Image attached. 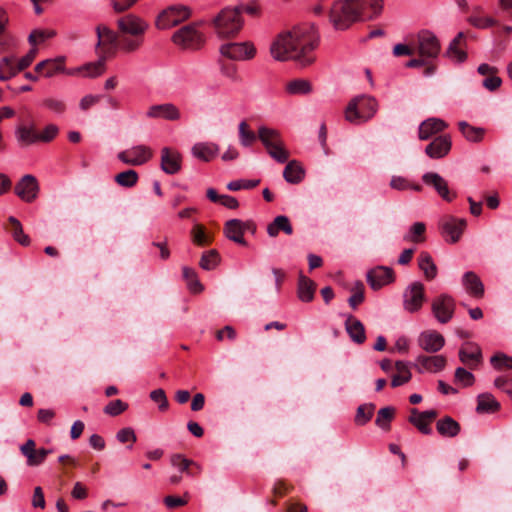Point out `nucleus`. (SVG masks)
Wrapping results in <instances>:
<instances>
[{
  "label": "nucleus",
  "mask_w": 512,
  "mask_h": 512,
  "mask_svg": "<svg viewBox=\"0 0 512 512\" xmlns=\"http://www.w3.org/2000/svg\"><path fill=\"white\" fill-rule=\"evenodd\" d=\"M319 37L313 26H299L280 33L270 46V54L276 61H295L306 67L315 61L313 51Z\"/></svg>",
  "instance_id": "f257e3e1"
},
{
  "label": "nucleus",
  "mask_w": 512,
  "mask_h": 512,
  "mask_svg": "<svg viewBox=\"0 0 512 512\" xmlns=\"http://www.w3.org/2000/svg\"><path fill=\"white\" fill-rule=\"evenodd\" d=\"M383 0H336L329 10V20L336 30H347L354 23L377 17Z\"/></svg>",
  "instance_id": "f03ea898"
},
{
  "label": "nucleus",
  "mask_w": 512,
  "mask_h": 512,
  "mask_svg": "<svg viewBox=\"0 0 512 512\" xmlns=\"http://www.w3.org/2000/svg\"><path fill=\"white\" fill-rule=\"evenodd\" d=\"M120 35V50L133 53L141 48L148 23L135 14H126L116 20Z\"/></svg>",
  "instance_id": "7ed1b4c3"
},
{
  "label": "nucleus",
  "mask_w": 512,
  "mask_h": 512,
  "mask_svg": "<svg viewBox=\"0 0 512 512\" xmlns=\"http://www.w3.org/2000/svg\"><path fill=\"white\" fill-rule=\"evenodd\" d=\"M20 122L16 129V137L18 142L24 146L34 144L38 141L50 142L56 137L59 131L56 125L49 124L41 133L37 132L29 113L20 116Z\"/></svg>",
  "instance_id": "20e7f679"
},
{
  "label": "nucleus",
  "mask_w": 512,
  "mask_h": 512,
  "mask_svg": "<svg viewBox=\"0 0 512 512\" xmlns=\"http://www.w3.org/2000/svg\"><path fill=\"white\" fill-rule=\"evenodd\" d=\"M243 24L244 21L242 16H240V9L235 7L222 9L213 19L215 31L222 38L236 36L242 29Z\"/></svg>",
  "instance_id": "39448f33"
},
{
  "label": "nucleus",
  "mask_w": 512,
  "mask_h": 512,
  "mask_svg": "<svg viewBox=\"0 0 512 512\" xmlns=\"http://www.w3.org/2000/svg\"><path fill=\"white\" fill-rule=\"evenodd\" d=\"M377 109L376 100L370 96H358L352 99L346 110L345 118L351 123H359L372 118Z\"/></svg>",
  "instance_id": "423d86ee"
},
{
  "label": "nucleus",
  "mask_w": 512,
  "mask_h": 512,
  "mask_svg": "<svg viewBox=\"0 0 512 512\" xmlns=\"http://www.w3.org/2000/svg\"><path fill=\"white\" fill-rule=\"evenodd\" d=\"M413 40L415 54L423 57L429 63H432L438 57L441 51V44L434 33L422 30Z\"/></svg>",
  "instance_id": "0eeeda50"
},
{
  "label": "nucleus",
  "mask_w": 512,
  "mask_h": 512,
  "mask_svg": "<svg viewBox=\"0 0 512 512\" xmlns=\"http://www.w3.org/2000/svg\"><path fill=\"white\" fill-rule=\"evenodd\" d=\"M97 44L96 52L99 56H104L106 59L113 56L117 49H120V35L118 31H114L105 25H98L96 27Z\"/></svg>",
  "instance_id": "6e6552de"
},
{
  "label": "nucleus",
  "mask_w": 512,
  "mask_h": 512,
  "mask_svg": "<svg viewBox=\"0 0 512 512\" xmlns=\"http://www.w3.org/2000/svg\"><path fill=\"white\" fill-rule=\"evenodd\" d=\"M172 41L183 49L196 50L203 45L204 36L197 30L196 24H188L173 34Z\"/></svg>",
  "instance_id": "1a4fd4ad"
},
{
  "label": "nucleus",
  "mask_w": 512,
  "mask_h": 512,
  "mask_svg": "<svg viewBox=\"0 0 512 512\" xmlns=\"http://www.w3.org/2000/svg\"><path fill=\"white\" fill-rule=\"evenodd\" d=\"M191 16V9L184 5H173L164 9L156 19L158 29H169L179 25Z\"/></svg>",
  "instance_id": "9d476101"
},
{
  "label": "nucleus",
  "mask_w": 512,
  "mask_h": 512,
  "mask_svg": "<svg viewBox=\"0 0 512 512\" xmlns=\"http://www.w3.org/2000/svg\"><path fill=\"white\" fill-rule=\"evenodd\" d=\"M220 53L235 61L250 60L256 55V48L251 42L227 43L220 47Z\"/></svg>",
  "instance_id": "9b49d317"
},
{
  "label": "nucleus",
  "mask_w": 512,
  "mask_h": 512,
  "mask_svg": "<svg viewBox=\"0 0 512 512\" xmlns=\"http://www.w3.org/2000/svg\"><path fill=\"white\" fill-rule=\"evenodd\" d=\"M455 300L448 294H441L431 304L432 313L442 324L448 323L455 312Z\"/></svg>",
  "instance_id": "f8f14e48"
},
{
  "label": "nucleus",
  "mask_w": 512,
  "mask_h": 512,
  "mask_svg": "<svg viewBox=\"0 0 512 512\" xmlns=\"http://www.w3.org/2000/svg\"><path fill=\"white\" fill-rule=\"evenodd\" d=\"M466 226L467 222L465 219L453 216H445L439 223L443 237L450 243H456L460 240Z\"/></svg>",
  "instance_id": "ddd939ff"
},
{
  "label": "nucleus",
  "mask_w": 512,
  "mask_h": 512,
  "mask_svg": "<svg viewBox=\"0 0 512 512\" xmlns=\"http://www.w3.org/2000/svg\"><path fill=\"white\" fill-rule=\"evenodd\" d=\"M153 156L151 148L145 145H137L130 149L121 151L117 157L124 164L140 166L148 162Z\"/></svg>",
  "instance_id": "4468645a"
},
{
  "label": "nucleus",
  "mask_w": 512,
  "mask_h": 512,
  "mask_svg": "<svg viewBox=\"0 0 512 512\" xmlns=\"http://www.w3.org/2000/svg\"><path fill=\"white\" fill-rule=\"evenodd\" d=\"M404 309L410 313L417 312L425 300V288L420 282H413L403 294Z\"/></svg>",
  "instance_id": "2eb2a0df"
},
{
  "label": "nucleus",
  "mask_w": 512,
  "mask_h": 512,
  "mask_svg": "<svg viewBox=\"0 0 512 512\" xmlns=\"http://www.w3.org/2000/svg\"><path fill=\"white\" fill-rule=\"evenodd\" d=\"M423 182L435 189L438 195L447 202L456 198V192L450 191L447 181L436 172H427L422 176Z\"/></svg>",
  "instance_id": "dca6fc26"
},
{
  "label": "nucleus",
  "mask_w": 512,
  "mask_h": 512,
  "mask_svg": "<svg viewBox=\"0 0 512 512\" xmlns=\"http://www.w3.org/2000/svg\"><path fill=\"white\" fill-rule=\"evenodd\" d=\"M15 194L25 202H32L37 198L39 184L37 179L30 174L23 176L14 188Z\"/></svg>",
  "instance_id": "f3484780"
},
{
  "label": "nucleus",
  "mask_w": 512,
  "mask_h": 512,
  "mask_svg": "<svg viewBox=\"0 0 512 512\" xmlns=\"http://www.w3.org/2000/svg\"><path fill=\"white\" fill-rule=\"evenodd\" d=\"M160 167L168 175L177 174L182 168V155L175 149H161Z\"/></svg>",
  "instance_id": "a211bd4d"
},
{
  "label": "nucleus",
  "mask_w": 512,
  "mask_h": 512,
  "mask_svg": "<svg viewBox=\"0 0 512 512\" xmlns=\"http://www.w3.org/2000/svg\"><path fill=\"white\" fill-rule=\"evenodd\" d=\"M438 413L436 410L419 412L416 408L410 409L408 421L414 425L421 433L429 435L432 432L430 423L434 421Z\"/></svg>",
  "instance_id": "6ab92c4d"
},
{
  "label": "nucleus",
  "mask_w": 512,
  "mask_h": 512,
  "mask_svg": "<svg viewBox=\"0 0 512 512\" xmlns=\"http://www.w3.org/2000/svg\"><path fill=\"white\" fill-rule=\"evenodd\" d=\"M20 451L23 456L27 459L28 466H39L41 465L46 457L52 453V450L40 448L36 449V442L32 439H28L20 447Z\"/></svg>",
  "instance_id": "aec40b11"
},
{
  "label": "nucleus",
  "mask_w": 512,
  "mask_h": 512,
  "mask_svg": "<svg viewBox=\"0 0 512 512\" xmlns=\"http://www.w3.org/2000/svg\"><path fill=\"white\" fill-rule=\"evenodd\" d=\"M393 281L394 273L389 267L377 266L367 272V282L375 291Z\"/></svg>",
  "instance_id": "412c9836"
},
{
  "label": "nucleus",
  "mask_w": 512,
  "mask_h": 512,
  "mask_svg": "<svg viewBox=\"0 0 512 512\" xmlns=\"http://www.w3.org/2000/svg\"><path fill=\"white\" fill-rule=\"evenodd\" d=\"M417 342L424 351L436 353L443 348L445 339L439 332L427 330L419 335Z\"/></svg>",
  "instance_id": "4be33fe9"
},
{
  "label": "nucleus",
  "mask_w": 512,
  "mask_h": 512,
  "mask_svg": "<svg viewBox=\"0 0 512 512\" xmlns=\"http://www.w3.org/2000/svg\"><path fill=\"white\" fill-rule=\"evenodd\" d=\"M146 115L149 118L165 119L168 121H177L181 118L180 110L172 103L152 105L149 107Z\"/></svg>",
  "instance_id": "5701e85b"
},
{
  "label": "nucleus",
  "mask_w": 512,
  "mask_h": 512,
  "mask_svg": "<svg viewBox=\"0 0 512 512\" xmlns=\"http://www.w3.org/2000/svg\"><path fill=\"white\" fill-rule=\"evenodd\" d=\"M451 145L449 135H440L426 146L425 153L433 159L443 158L451 150Z\"/></svg>",
  "instance_id": "b1692460"
},
{
  "label": "nucleus",
  "mask_w": 512,
  "mask_h": 512,
  "mask_svg": "<svg viewBox=\"0 0 512 512\" xmlns=\"http://www.w3.org/2000/svg\"><path fill=\"white\" fill-rule=\"evenodd\" d=\"M448 124L440 118H428L424 120L418 129V137L420 140H428L432 136L444 131Z\"/></svg>",
  "instance_id": "393cba45"
},
{
  "label": "nucleus",
  "mask_w": 512,
  "mask_h": 512,
  "mask_svg": "<svg viewBox=\"0 0 512 512\" xmlns=\"http://www.w3.org/2000/svg\"><path fill=\"white\" fill-rule=\"evenodd\" d=\"M35 71L45 77H52L56 73L65 72V57L59 56L43 60L35 66Z\"/></svg>",
  "instance_id": "a878e982"
},
{
  "label": "nucleus",
  "mask_w": 512,
  "mask_h": 512,
  "mask_svg": "<svg viewBox=\"0 0 512 512\" xmlns=\"http://www.w3.org/2000/svg\"><path fill=\"white\" fill-rule=\"evenodd\" d=\"M345 330L351 340L356 344H363L366 340L363 323L353 315H348L345 321Z\"/></svg>",
  "instance_id": "bb28decb"
},
{
  "label": "nucleus",
  "mask_w": 512,
  "mask_h": 512,
  "mask_svg": "<svg viewBox=\"0 0 512 512\" xmlns=\"http://www.w3.org/2000/svg\"><path fill=\"white\" fill-rule=\"evenodd\" d=\"M223 231H224L225 236L229 240H231L237 244H240L242 246L247 245V242L243 237V235H244V222L243 221H241L239 219L228 220L224 225Z\"/></svg>",
  "instance_id": "cd10ccee"
},
{
  "label": "nucleus",
  "mask_w": 512,
  "mask_h": 512,
  "mask_svg": "<svg viewBox=\"0 0 512 512\" xmlns=\"http://www.w3.org/2000/svg\"><path fill=\"white\" fill-rule=\"evenodd\" d=\"M219 146L212 142H198L191 148L192 155L204 162L211 161L219 153Z\"/></svg>",
  "instance_id": "c85d7f7f"
},
{
  "label": "nucleus",
  "mask_w": 512,
  "mask_h": 512,
  "mask_svg": "<svg viewBox=\"0 0 512 512\" xmlns=\"http://www.w3.org/2000/svg\"><path fill=\"white\" fill-rule=\"evenodd\" d=\"M466 36L464 32H459L457 36L450 42L446 51V55L457 62H463L467 58V53L464 48L466 47Z\"/></svg>",
  "instance_id": "c756f323"
},
{
  "label": "nucleus",
  "mask_w": 512,
  "mask_h": 512,
  "mask_svg": "<svg viewBox=\"0 0 512 512\" xmlns=\"http://www.w3.org/2000/svg\"><path fill=\"white\" fill-rule=\"evenodd\" d=\"M462 284L467 293L472 297L482 298L484 296V285L481 279L473 271H468L463 275Z\"/></svg>",
  "instance_id": "7c9ffc66"
},
{
  "label": "nucleus",
  "mask_w": 512,
  "mask_h": 512,
  "mask_svg": "<svg viewBox=\"0 0 512 512\" xmlns=\"http://www.w3.org/2000/svg\"><path fill=\"white\" fill-rule=\"evenodd\" d=\"M22 70H18V62L14 55L0 59V81H8Z\"/></svg>",
  "instance_id": "2f4dec72"
},
{
  "label": "nucleus",
  "mask_w": 512,
  "mask_h": 512,
  "mask_svg": "<svg viewBox=\"0 0 512 512\" xmlns=\"http://www.w3.org/2000/svg\"><path fill=\"white\" fill-rule=\"evenodd\" d=\"M417 362L420 365L419 371H421V369H425L430 372H438L445 367L446 358L442 355H436V356L420 355L417 358Z\"/></svg>",
  "instance_id": "473e14b6"
},
{
  "label": "nucleus",
  "mask_w": 512,
  "mask_h": 512,
  "mask_svg": "<svg viewBox=\"0 0 512 512\" xmlns=\"http://www.w3.org/2000/svg\"><path fill=\"white\" fill-rule=\"evenodd\" d=\"M280 231L287 235L293 233V227L287 216L279 215L267 226V233L270 237H277Z\"/></svg>",
  "instance_id": "72a5a7b5"
},
{
  "label": "nucleus",
  "mask_w": 512,
  "mask_h": 512,
  "mask_svg": "<svg viewBox=\"0 0 512 512\" xmlns=\"http://www.w3.org/2000/svg\"><path fill=\"white\" fill-rule=\"evenodd\" d=\"M105 61L106 58L104 56H99L98 61L87 63L82 67L70 70L67 73L73 75L75 73L83 72L85 76L94 78L101 75L105 71Z\"/></svg>",
  "instance_id": "f704fd0d"
},
{
  "label": "nucleus",
  "mask_w": 512,
  "mask_h": 512,
  "mask_svg": "<svg viewBox=\"0 0 512 512\" xmlns=\"http://www.w3.org/2000/svg\"><path fill=\"white\" fill-rule=\"evenodd\" d=\"M438 433L443 437H455L460 432V424L450 416L439 419L436 423Z\"/></svg>",
  "instance_id": "c9c22d12"
},
{
  "label": "nucleus",
  "mask_w": 512,
  "mask_h": 512,
  "mask_svg": "<svg viewBox=\"0 0 512 512\" xmlns=\"http://www.w3.org/2000/svg\"><path fill=\"white\" fill-rule=\"evenodd\" d=\"M500 409V403L490 393H482L477 397L476 411L479 414L494 413Z\"/></svg>",
  "instance_id": "e433bc0d"
},
{
  "label": "nucleus",
  "mask_w": 512,
  "mask_h": 512,
  "mask_svg": "<svg viewBox=\"0 0 512 512\" xmlns=\"http://www.w3.org/2000/svg\"><path fill=\"white\" fill-rule=\"evenodd\" d=\"M258 138L264 145L266 151L272 146L279 144L283 141L281 134L278 130L269 128L267 126H261L258 129Z\"/></svg>",
  "instance_id": "4c0bfd02"
},
{
  "label": "nucleus",
  "mask_w": 512,
  "mask_h": 512,
  "mask_svg": "<svg viewBox=\"0 0 512 512\" xmlns=\"http://www.w3.org/2000/svg\"><path fill=\"white\" fill-rule=\"evenodd\" d=\"M305 175V171L300 163L296 160L289 161L284 168L283 177L291 184L300 183Z\"/></svg>",
  "instance_id": "58836bf2"
},
{
  "label": "nucleus",
  "mask_w": 512,
  "mask_h": 512,
  "mask_svg": "<svg viewBox=\"0 0 512 512\" xmlns=\"http://www.w3.org/2000/svg\"><path fill=\"white\" fill-rule=\"evenodd\" d=\"M316 284L314 281L304 275L299 276L298 280V297L303 302H310L314 298Z\"/></svg>",
  "instance_id": "ea45409f"
},
{
  "label": "nucleus",
  "mask_w": 512,
  "mask_h": 512,
  "mask_svg": "<svg viewBox=\"0 0 512 512\" xmlns=\"http://www.w3.org/2000/svg\"><path fill=\"white\" fill-rule=\"evenodd\" d=\"M395 370L396 373L392 375L391 379V386L393 388L404 385L410 381L412 374L407 363L403 361H397L395 363Z\"/></svg>",
  "instance_id": "a19ab883"
},
{
  "label": "nucleus",
  "mask_w": 512,
  "mask_h": 512,
  "mask_svg": "<svg viewBox=\"0 0 512 512\" xmlns=\"http://www.w3.org/2000/svg\"><path fill=\"white\" fill-rule=\"evenodd\" d=\"M190 236L192 242L200 247L208 246L213 241V235L208 233L202 224H195L190 231Z\"/></svg>",
  "instance_id": "79ce46f5"
},
{
  "label": "nucleus",
  "mask_w": 512,
  "mask_h": 512,
  "mask_svg": "<svg viewBox=\"0 0 512 512\" xmlns=\"http://www.w3.org/2000/svg\"><path fill=\"white\" fill-rule=\"evenodd\" d=\"M458 127L462 135L470 142H480L485 135V129L474 127L465 121L458 123Z\"/></svg>",
  "instance_id": "37998d69"
},
{
  "label": "nucleus",
  "mask_w": 512,
  "mask_h": 512,
  "mask_svg": "<svg viewBox=\"0 0 512 512\" xmlns=\"http://www.w3.org/2000/svg\"><path fill=\"white\" fill-rule=\"evenodd\" d=\"M420 270L424 273L425 278L429 281L433 280L437 275V267L432 257L427 252H421L418 258Z\"/></svg>",
  "instance_id": "c03bdc74"
},
{
  "label": "nucleus",
  "mask_w": 512,
  "mask_h": 512,
  "mask_svg": "<svg viewBox=\"0 0 512 512\" xmlns=\"http://www.w3.org/2000/svg\"><path fill=\"white\" fill-rule=\"evenodd\" d=\"M7 230L12 234L13 238L23 246L30 243L28 235L24 234L21 223L13 216L8 218Z\"/></svg>",
  "instance_id": "a18cd8bd"
},
{
  "label": "nucleus",
  "mask_w": 512,
  "mask_h": 512,
  "mask_svg": "<svg viewBox=\"0 0 512 512\" xmlns=\"http://www.w3.org/2000/svg\"><path fill=\"white\" fill-rule=\"evenodd\" d=\"M286 91L292 95H307L312 91V86L307 80L294 79L287 83Z\"/></svg>",
  "instance_id": "49530a36"
},
{
  "label": "nucleus",
  "mask_w": 512,
  "mask_h": 512,
  "mask_svg": "<svg viewBox=\"0 0 512 512\" xmlns=\"http://www.w3.org/2000/svg\"><path fill=\"white\" fill-rule=\"evenodd\" d=\"M114 180L119 186L131 188L137 184L139 176L135 170L129 169L115 175Z\"/></svg>",
  "instance_id": "de8ad7c7"
},
{
  "label": "nucleus",
  "mask_w": 512,
  "mask_h": 512,
  "mask_svg": "<svg viewBox=\"0 0 512 512\" xmlns=\"http://www.w3.org/2000/svg\"><path fill=\"white\" fill-rule=\"evenodd\" d=\"M220 263V255L217 250L212 249L202 254L199 266L207 271L215 269Z\"/></svg>",
  "instance_id": "09e8293b"
},
{
  "label": "nucleus",
  "mask_w": 512,
  "mask_h": 512,
  "mask_svg": "<svg viewBox=\"0 0 512 512\" xmlns=\"http://www.w3.org/2000/svg\"><path fill=\"white\" fill-rule=\"evenodd\" d=\"M239 142L243 147H250L257 139L258 134L250 130L246 121H241L238 126Z\"/></svg>",
  "instance_id": "8fccbe9b"
},
{
  "label": "nucleus",
  "mask_w": 512,
  "mask_h": 512,
  "mask_svg": "<svg viewBox=\"0 0 512 512\" xmlns=\"http://www.w3.org/2000/svg\"><path fill=\"white\" fill-rule=\"evenodd\" d=\"M182 273L184 280L186 281L189 289L193 293H200L203 291L204 287L198 280L197 273L194 269L189 267H183Z\"/></svg>",
  "instance_id": "3c124183"
},
{
  "label": "nucleus",
  "mask_w": 512,
  "mask_h": 512,
  "mask_svg": "<svg viewBox=\"0 0 512 512\" xmlns=\"http://www.w3.org/2000/svg\"><path fill=\"white\" fill-rule=\"evenodd\" d=\"M459 358L463 364L467 365L470 369H474L481 362V351L478 347L475 348V351L470 352L460 349Z\"/></svg>",
  "instance_id": "603ef678"
},
{
  "label": "nucleus",
  "mask_w": 512,
  "mask_h": 512,
  "mask_svg": "<svg viewBox=\"0 0 512 512\" xmlns=\"http://www.w3.org/2000/svg\"><path fill=\"white\" fill-rule=\"evenodd\" d=\"M171 464L175 467H178L181 472H185L189 475H194L196 473L194 470L190 469V466H194L197 470H199V466L195 462L183 457L181 454L172 455Z\"/></svg>",
  "instance_id": "864d4df0"
},
{
  "label": "nucleus",
  "mask_w": 512,
  "mask_h": 512,
  "mask_svg": "<svg viewBox=\"0 0 512 512\" xmlns=\"http://www.w3.org/2000/svg\"><path fill=\"white\" fill-rule=\"evenodd\" d=\"M425 231V224L423 222H416L410 227L408 234L404 236V240L421 243L425 240Z\"/></svg>",
  "instance_id": "5fc2aeb1"
},
{
  "label": "nucleus",
  "mask_w": 512,
  "mask_h": 512,
  "mask_svg": "<svg viewBox=\"0 0 512 512\" xmlns=\"http://www.w3.org/2000/svg\"><path fill=\"white\" fill-rule=\"evenodd\" d=\"M352 295L348 299V303L352 309H357V307L364 301L365 299V287L361 281H357L355 285L351 288Z\"/></svg>",
  "instance_id": "6e6d98bb"
},
{
  "label": "nucleus",
  "mask_w": 512,
  "mask_h": 512,
  "mask_svg": "<svg viewBox=\"0 0 512 512\" xmlns=\"http://www.w3.org/2000/svg\"><path fill=\"white\" fill-rule=\"evenodd\" d=\"M395 415V409L393 407H384L381 408L378 413L375 420V424L379 426L382 429H389L390 428V422L394 418Z\"/></svg>",
  "instance_id": "4d7b16f0"
},
{
  "label": "nucleus",
  "mask_w": 512,
  "mask_h": 512,
  "mask_svg": "<svg viewBox=\"0 0 512 512\" xmlns=\"http://www.w3.org/2000/svg\"><path fill=\"white\" fill-rule=\"evenodd\" d=\"M375 410V405L372 403L360 405L357 408L355 422L357 425H365L368 421H370Z\"/></svg>",
  "instance_id": "13d9d810"
},
{
  "label": "nucleus",
  "mask_w": 512,
  "mask_h": 512,
  "mask_svg": "<svg viewBox=\"0 0 512 512\" xmlns=\"http://www.w3.org/2000/svg\"><path fill=\"white\" fill-rule=\"evenodd\" d=\"M267 153L271 158L279 163H285L288 161L290 153L285 147L284 141H281L279 144L272 146L267 150Z\"/></svg>",
  "instance_id": "bf43d9fd"
},
{
  "label": "nucleus",
  "mask_w": 512,
  "mask_h": 512,
  "mask_svg": "<svg viewBox=\"0 0 512 512\" xmlns=\"http://www.w3.org/2000/svg\"><path fill=\"white\" fill-rule=\"evenodd\" d=\"M467 21L474 27L478 29H486L492 26L498 25V21L492 17L488 16H477L471 15L468 17Z\"/></svg>",
  "instance_id": "052dcab7"
},
{
  "label": "nucleus",
  "mask_w": 512,
  "mask_h": 512,
  "mask_svg": "<svg viewBox=\"0 0 512 512\" xmlns=\"http://www.w3.org/2000/svg\"><path fill=\"white\" fill-rule=\"evenodd\" d=\"M406 67L408 68H418L425 67L424 75L431 76L434 74L436 67L432 63L427 62L423 57L418 56L417 58H412L406 63Z\"/></svg>",
  "instance_id": "680f3d73"
},
{
  "label": "nucleus",
  "mask_w": 512,
  "mask_h": 512,
  "mask_svg": "<svg viewBox=\"0 0 512 512\" xmlns=\"http://www.w3.org/2000/svg\"><path fill=\"white\" fill-rule=\"evenodd\" d=\"M490 361L493 367L498 370L512 369V357L504 353H496L494 356H492Z\"/></svg>",
  "instance_id": "e2e57ef3"
},
{
  "label": "nucleus",
  "mask_w": 512,
  "mask_h": 512,
  "mask_svg": "<svg viewBox=\"0 0 512 512\" xmlns=\"http://www.w3.org/2000/svg\"><path fill=\"white\" fill-rule=\"evenodd\" d=\"M128 409V404L120 399L110 401L104 408V413L117 416Z\"/></svg>",
  "instance_id": "0e129e2a"
},
{
  "label": "nucleus",
  "mask_w": 512,
  "mask_h": 512,
  "mask_svg": "<svg viewBox=\"0 0 512 512\" xmlns=\"http://www.w3.org/2000/svg\"><path fill=\"white\" fill-rule=\"evenodd\" d=\"M55 35L53 30H34L30 33L28 41L32 45L44 42L46 39L52 38Z\"/></svg>",
  "instance_id": "69168bd1"
},
{
  "label": "nucleus",
  "mask_w": 512,
  "mask_h": 512,
  "mask_svg": "<svg viewBox=\"0 0 512 512\" xmlns=\"http://www.w3.org/2000/svg\"><path fill=\"white\" fill-rule=\"evenodd\" d=\"M455 381L461 383L464 387H469L474 383L475 377L471 372L459 367L455 371Z\"/></svg>",
  "instance_id": "338daca9"
},
{
  "label": "nucleus",
  "mask_w": 512,
  "mask_h": 512,
  "mask_svg": "<svg viewBox=\"0 0 512 512\" xmlns=\"http://www.w3.org/2000/svg\"><path fill=\"white\" fill-rule=\"evenodd\" d=\"M494 386L504 391L512 399V375L499 376L494 380Z\"/></svg>",
  "instance_id": "774afa93"
}]
</instances>
